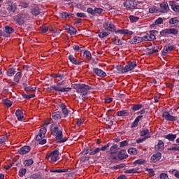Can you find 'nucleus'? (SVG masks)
I'll use <instances>...</instances> for the list:
<instances>
[{
  "instance_id": "obj_19",
  "label": "nucleus",
  "mask_w": 179,
  "mask_h": 179,
  "mask_svg": "<svg viewBox=\"0 0 179 179\" xmlns=\"http://www.w3.org/2000/svg\"><path fill=\"white\" fill-rule=\"evenodd\" d=\"M155 150H164V142L162 140H159L157 145L155 146Z\"/></svg>"
},
{
  "instance_id": "obj_38",
  "label": "nucleus",
  "mask_w": 179,
  "mask_h": 179,
  "mask_svg": "<svg viewBox=\"0 0 179 179\" xmlns=\"http://www.w3.org/2000/svg\"><path fill=\"white\" fill-rule=\"evenodd\" d=\"M125 174H132L134 173H138V169H127L124 171Z\"/></svg>"
},
{
  "instance_id": "obj_15",
  "label": "nucleus",
  "mask_w": 179,
  "mask_h": 179,
  "mask_svg": "<svg viewBox=\"0 0 179 179\" xmlns=\"http://www.w3.org/2000/svg\"><path fill=\"white\" fill-rule=\"evenodd\" d=\"M143 41H145L143 36H135L131 39L130 43L131 44H139V43H142Z\"/></svg>"
},
{
  "instance_id": "obj_10",
  "label": "nucleus",
  "mask_w": 179,
  "mask_h": 179,
  "mask_svg": "<svg viewBox=\"0 0 179 179\" xmlns=\"http://www.w3.org/2000/svg\"><path fill=\"white\" fill-rule=\"evenodd\" d=\"M124 6L127 9H134V8H136V1L135 0H126L124 3Z\"/></svg>"
},
{
  "instance_id": "obj_49",
  "label": "nucleus",
  "mask_w": 179,
  "mask_h": 179,
  "mask_svg": "<svg viewBox=\"0 0 179 179\" xmlns=\"http://www.w3.org/2000/svg\"><path fill=\"white\" fill-rule=\"evenodd\" d=\"M141 17H135L134 15H130L129 16V19L131 20V22H138V20H139Z\"/></svg>"
},
{
  "instance_id": "obj_54",
  "label": "nucleus",
  "mask_w": 179,
  "mask_h": 179,
  "mask_svg": "<svg viewBox=\"0 0 179 179\" xmlns=\"http://www.w3.org/2000/svg\"><path fill=\"white\" fill-rule=\"evenodd\" d=\"M172 175L174 176L176 178H179V171L173 169L172 170Z\"/></svg>"
},
{
  "instance_id": "obj_33",
  "label": "nucleus",
  "mask_w": 179,
  "mask_h": 179,
  "mask_svg": "<svg viewBox=\"0 0 179 179\" xmlns=\"http://www.w3.org/2000/svg\"><path fill=\"white\" fill-rule=\"evenodd\" d=\"M84 57L87 59V61H90L92 59V53L89 51L86 50L84 52Z\"/></svg>"
},
{
  "instance_id": "obj_4",
  "label": "nucleus",
  "mask_w": 179,
  "mask_h": 179,
  "mask_svg": "<svg viewBox=\"0 0 179 179\" xmlns=\"http://www.w3.org/2000/svg\"><path fill=\"white\" fill-rule=\"evenodd\" d=\"M46 133L47 129L45 127H42L40 129L39 134L36 137V139L38 141L39 145H45V143H47V140L44 138Z\"/></svg>"
},
{
  "instance_id": "obj_26",
  "label": "nucleus",
  "mask_w": 179,
  "mask_h": 179,
  "mask_svg": "<svg viewBox=\"0 0 179 179\" xmlns=\"http://www.w3.org/2000/svg\"><path fill=\"white\" fill-rule=\"evenodd\" d=\"M142 118H143V115H140V116H138L135 120L133 122L132 124H131V127L132 128H135L136 127V126L138 125V124H139V121L141 120H142Z\"/></svg>"
},
{
  "instance_id": "obj_60",
  "label": "nucleus",
  "mask_w": 179,
  "mask_h": 179,
  "mask_svg": "<svg viewBox=\"0 0 179 179\" xmlns=\"http://www.w3.org/2000/svg\"><path fill=\"white\" fill-rule=\"evenodd\" d=\"M25 90L26 92H34V90H36V88L33 87H25Z\"/></svg>"
},
{
  "instance_id": "obj_36",
  "label": "nucleus",
  "mask_w": 179,
  "mask_h": 179,
  "mask_svg": "<svg viewBox=\"0 0 179 179\" xmlns=\"http://www.w3.org/2000/svg\"><path fill=\"white\" fill-rule=\"evenodd\" d=\"M140 135H141V136H145V137L150 136H149V129H145L142 130L140 132Z\"/></svg>"
},
{
  "instance_id": "obj_55",
  "label": "nucleus",
  "mask_w": 179,
  "mask_h": 179,
  "mask_svg": "<svg viewBox=\"0 0 179 179\" xmlns=\"http://www.w3.org/2000/svg\"><path fill=\"white\" fill-rule=\"evenodd\" d=\"M87 93L88 92H85V93L81 94L82 100L83 101H86V100H87Z\"/></svg>"
},
{
  "instance_id": "obj_57",
  "label": "nucleus",
  "mask_w": 179,
  "mask_h": 179,
  "mask_svg": "<svg viewBox=\"0 0 179 179\" xmlns=\"http://www.w3.org/2000/svg\"><path fill=\"white\" fill-rule=\"evenodd\" d=\"M114 41V43L117 45H122V41H121L120 39L115 38Z\"/></svg>"
},
{
  "instance_id": "obj_17",
  "label": "nucleus",
  "mask_w": 179,
  "mask_h": 179,
  "mask_svg": "<svg viewBox=\"0 0 179 179\" xmlns=\"http://www.w3.org/2000/svg\"><path fill=\"white\" fill-rule=\"evenodd\" d=\"M30 146L24 145L18 150V153H20V155H26L30 152Z\"/></svg>"
},
{
  "instance_id": "obj_46",
  "label": "nucleus",
  "mask_w": 179,
  "mask_h": 179,
  "mask_svg": "<svg viewBox=\"0 0 179 179\" xmlns=\"http://www.w3.org/2000/svg\"><path fill=\"white\" fill-rule=\"evenodd\" d=\"M26 171H27V170L24 168H22L21 169H20L19 173H18L20 177H23V176H24L26 174Z\"/></svg>"
},
{
  "instance_id": "obj_40",
  "label": "nucleus",
  "mask_w": 179,
  "mask_h": 179,
  "mask_svg": "<svg viewBox=\"0 0 179 179\" xmlns=\"http://www.w3.org/2000/svg\"><path fill=\"white\" fill-rule=\"evenodd\" d=\"M15 31L10 27H5V32L7 34H12Z\"/></svg>"
},
{
  "instance_id": "obj_51",
  "label": "nucleus",
  "mask_w": 179,
  "mask_h": 179,
  "mask_svg": "<svg viewBox=\"0 0 179 179\" xmlns=\"http://www.w3.org/2000/svg\"><path fill=\"white\" fill-rule=\"evenodd\" d=\"M164 21L163 18L159 17L155 21V24H162Z\"/></svg>"
},
{
  "instance_id": "obj_22",
  "label": "nucleus",
  "mask_w": 179,
  "mask_h": 179,
  "mask_svg": "<svg viewBox=\"0 0 179 179\" xmlns=\"http://www.w3.org/2000/svg\"><path fill=\"white\" fill-rule=\"evenodd\" d=\"M15 115L18 120V121H22L24 116L23 115V112L21 110H17L15 112Z\"/></svg>"
},
{
  "instance_id": "obj_61",
  "label": "nucleus",
  "mask_w": 179,
  "mask_h": 179,
  "mask_svg": "<svg viewBox=\"0 0 179 179\" xmlns=\"http://www.w3.org/2000/svg\"><path fill=\"white\" fill-rule=\"evenodd\" d=\"M76 16H78V17H86V14H85V13H78Z\"/></svg>"
},
{
  "instance_id": "obj_23",
  "label": "nucleus",
  "mask_w": 179,
  "mask_h": 179,
  "mask_svg": "<svg viewBox=\"0 0 179 179\" xmlns=\"http://www.w3.org/2000/svg\"><path fill=\"white\" fill-rule=\"evenodd\" d=\"M117 117H128L129 115V113L128 110H120L117 112Z\"/></svg>"
},
{
  "instance_id": "obj_64",
  "label": "nucleus",
  "mask_w": 179,
  "mask_h": 179,
  "mask_svg": "<svg viewBox=\"0 0 179 179\" xmlns=\"http://www.w3.org/2000/svg\"><path fill=\"white\" fill-rule=\"evenodd\" d=\"M31 179H38V178H40V175H38V174H33L31 176Z\"/></svg>"
},
{
  "instance_id": "obj_41",
  "label": "nucleus",
  "mask_w": 179,
  "mask_h": 179,
  "mask_svg": "<svg viewBox=\"0 0 179 179\" xmlns=\"http://www.w3.org/2000/svg\"><path fill=\"white\" fill-rule=\"evenodd\" d=\"M168 150H175L178 152L179 151V145L177 144H173L171 148H168Z\"/></svg>"
},
{
  "instance_id": "obj_30",
  "label": "nucleus",
  "mask_w": 179,
  "mask_h": 179,
  "mask_svg": "<svg viewBox=\"0 0 179 179\" xmlns=\"http://www.w3.org/2000/svg\"><path fill=\"white\" fill-rule=\"evenodd\" d=\"M22 78V73L17 72L15 76H14V81H15L16 83H19V81Z\"/></svg>"
},
{
  "instance_id": "obj_53",
  "label": "nucleus",
  "mask_w": 179,
  "mask_h": 179,
  "mask_svg": "<svg viewBox=\"0 0 179 179\" xmlns=\"http://www.w3.org/2000/svg\"><path fill=\"white\" fill-rule=\"evenodd\" d=\"M60 17L65 19L69 17V14L68 13L62 12L59 14Z\"/></svg>"
},
{
  "instance_id": "obj_2",
  "label": "nucleus",
  "mask_w": 179,
  "mask_h": 179,
  "mask_svg": "<svg viewBox=\"0 0 179 179\" xmlns=\"http://www.w3.org/2000/svg\"><path fill=\"white\" fill-rule=\"evenodd\" d=\"M50 132L53 136H55L59 143H64V142L68 141L67 138H62V128L57 123H53L50 125Z\"/></svg>"
},
{
  "instance_id": "obj_20",
  "label": "nucleus",
  "mask_w": 179,
  "mask_h": 179,
  "mask_svg": "<svg viewBox=\"0 0 179 179\" xmlns=\"http://www.w3.org/2000/svg\"><path fill=\"white\" fill-rule=\"evenodd\" d=\"M59 106L60 107L62 113L64 114V117H68L69 111L68 110V108H66V106H65L64 103H60Z\"/></svg>"
},
{
  "instance_id": "obj_32",
  "label": "nucleus",
  "mask_w": 179,
  "mask_h": 179,
  "mask_svg": "<svg viewBox=\"0 0 179 179\" xmlns=\"http://www.w3.org/2000/svg\"><path fill=\"white\" fill-rule=\"evenodd\" d=\"M142 107H143V106L142 104L133 105V106L131 107V110H132V111H138V110H141V108H142Z\"/></svg>"
},
{
  "instance_id": "obj_16",
  "label": "nucleus",
  "mask_w": 179,
  "mask_h": 179,
  "mask_svg": "<svg viewBox=\"0 0 179 179\" xmlns=\"http://www.w3.org/2000/svg\"><path fill=\"white\" fill-rule=\"evenodd\" d=\"M162 159V153L157 152L151 157V163H157Z\"/></svg>"
},
{
  "instance_id": "obj_42",
  "label": "nucleus",
  "mask_w": 179,
  "mask_h": 179,
  "mask_svg": "<svg viewBox=\"0 0 179 179\" xmlns=\"http://www.w3.org/2000/svg\"><path fill=\"white\" fill-rule=\"evenodd\" d=\"M117 148H118V145L117 144H115L113 146H111L110 148V153H115V152H117Z\"/></svg>"
},
{
  "instance_id": "obj_14",
  "label": "nucleus",
  "mask_w": 179,
  "mask_h": 179,
  "mask_svg": "<svg viewBox=\"0 0 179 179\" xmlns=\"http://www.w3.org/2000/svg\"><path fill=\"white\" fill-rule=\"evenodd\" d=\"M163 118L166 120V121H176V117L171 115L169 112H164L162 114Z\"/></svg>"
},
{
  "instance_id": "obj_58",
  "label": "nucleus",
  "mask_w": 179,
  "mask_h": 179,
  "mask_svg": "<svg viewBox=\"0 0 179 179\" xmlns=\"http://www.w3.org/2000/svg\"><path fill=\"white\" fill-rule=\"evenodd\" d=\"M108 148H110V143H108L103 146H102L101 148H99L100 150H102L103 152H104V150H106Z\"/></svg>"
},
{
  "instance_id": "obj_1",
  "label": "nucleus",
  "mask_w": 179,
  "mask_h": 179,
  "mask_svg": "<svg viewBox=\"0 0 179 179\" xmlns=\"http://www.w3.org/2000/svg\"><path fill=\"white\" fill-rule=\"evenodd\" d=\"M103 26L105 30H108V31H115V34H124V36H132V34H134V31L126 29L115 30V25H114L110 20H106L103 22Z\"/></svg>"
},
{
  "instance_id": "obj_7",
  "label": "nucleus",
  "mask_w": 179,
  "mask_h": 179,
  "mask_svg": "<svg viewBox=\"0 0 179 179\" xmlns=\"http://www.w3.org/2000/svg\"><path fill=\"white\" fill-rule=\"evenodd\" d=\"M158 31L156 30H152L145 33L143 36L144 37V41H153V40H156V35Z\"/></svg>"
},
{
  "instance_id": "obj_8",
  "label": "nucleus",
  "mask_w": 179,
  "mask_h": 179,
  "mask_svg": "<svg viewBox=\"0 0 179 179\" xmlns=\"http://www.w3.org/2000/svg\"><path fill=\"white\" fill-rule=\"evenodd\" d=\"M46 159H48V162H50V163H55V162L59 159V152L57 150L52 151L47 155Z\"/></svg>"
},
{
  "instance_id": "obj_48",
  "label": "nucleus",
  "mask_w": 179,
  "mask_h": 179,
  "mask_svg": "<svg viewBox=\"0 0 179 179\" xmlns=\"http://www.w3.org/2000/svg\"><path fill=\"white\" fill-rule=\"evenodd\" d=\"M7 75L8 76H13V75H15V69H10L7 71Z\"/></svg>"
},
{
  "instance_id": "obj_29",
  "label": "nucleus",
  "mask_w": 179,
  "mask_h": 179,
  "mask_svg": "<svg viewBox=\"0 0 179 179\" xmlns=\"http://www.w3.org/2000/svg\"><path fill=\"white\" fill-rule=\"evenodd\" d=\"M150 13H159L160 12V9L158 7L153 6L149 8Z\"/></svg>"
},
{
  "instance_id": "obj_25",
  "label": "nucleus",
  "mask_w": 179,
  "mask_h": 179,
  "mask_svg": "<svg viewBox=\"0 0 179 179\" xmlns=\"http://www.w3.org/2000/svg\"><path fill=\"white\" fill-rule=\"evenodd\" d=\"M176 138H177V134H169L165 136V139H168V141H170L171 142L176 141Z\"/></svg>"
},
{
  "instance_id": "obj_31",
  "label": "nucleus",
  "mask_w": 179,
  "mask_h": 179,
  "mask_svg": "<svg viewBox=\"0 0 179 179\" xmlns=\"http://www.w3.org/2000/svg\"><path fill=\"white\" fill-rule=\"evenodd\" d=\"M31 12L34 16H37V15H40V8H38V7H35L31 9Z\"/></svg>"
},
{
  "instance_id": "obj_50",
  "label": "nucleus",
  "mask_w": 179,
  "mask_h": 179,
  "mask_svg": "<svg viewBox=\"0 0 179 179\" xmlns=\"http://www.w3.org/2000/svg\"><path fill=\"white\" fill-rule=\"evenodd\" d=\"M4 104L6 107L9 108L12 106V101L8 99H4Z\"/></svg>"
},
{
  "instance_id": "obj_27",
  "label": "nucleus",
  "mask_w": 179,
  "mask_h": 179,
  "mask_svg": "<svg viewBox=\"0 0 179 179\" xmlns=\"http://www.w3.org/2000/svg\"><path fill=\"white\" fill-rule=\"evenodd\" d=\"M118 157L119 159H121L122 160L124 159H127V157H128V155H127V152H125V151L122 150L119 152Z\"/></svg>"
},
{
  "instance_id": "obj_52",
  "label": "nucleus",
  "mask_w": 179,
  "mask_h": 179,
  "mask_svg": "<svg viewBox=\"0 0 179 179\" xmlns=\"http://www.w3.org/2000/svg\"><path fill=\"white\" fill-rule=\"evenodd\" d=\"M148 138H150V136H147L143 138H138L136 140L137 143H142V142H144V141H146V139H148Z\"/></svg>"
},
{
  "instance_id": "obj_47",
  "label": "nucleus",
  "mask_w": 179,
  "mask_h": 179,
  "mask_svg": "<svg viewBox=\"0 0 179 179\" xmlns=\"http://www.w3.org/2000/svg\"><path fill=\"white\" fill-rule=\"evenodd\" d=\"M169 23H170V24H176L178 23V18L174 17V18L171 19L169 20Z\"/></svg>"
},
{
  "instance_id": "obj_18",
  "label": "nucleus",
  "mask_w": 179,
  "mask_h": 179,
  "mask_svg": "<svg viewBox=\"0 0 179 179\" xmlns=\"http://www.w3.org/2000/svg\"><path fill=\"white\" fill-rule=\"evenodd\" d=\"M65 30L67 31V33H69V34H70L71 36H73L75 34H76V32L78 31H76V29H75L73 27L67 25L66 27Z\"/></svg>"
},
{
  "instance_id": "obj_62",
  "label": "nucleus",
  "mask_w": 179,
  "mask_h": 179,
  "mask_svg": "<svg viewBox=\"0 0 179 179\" xmlns=\"http://www.w3.org/2000/svg\"><path fill=\"white\" fill-rule=\"evenodd\" d=\"M160 178L161 179H169V176H167V174H166V173H161Z\"/></svg>"
},
{
  "instance_id": "obj_3",
  "label": "nucleus",
  "mask_w": 179,
  "mask_h": 179,
  "mask_svg": "<svg viewBox=\"0 0 179 179\" xmlns=\"http://www.w3.org/2000/svg\"><path fill=\"white\" fill-rule=\"evenodd\" d=\"M62 85V82L58 83L57 85H51L50 87H48L47 88L48 92H51L52 90H55V92H62V93L65 92H69L72 88L71 87H61Z\"/></svg>"
},
{
  "instance_id": "obj_56",
  "label": "nucleus",
  "mask_w": 179,
  "mask_h": 179,
  "mask_svg": "<svg viewBox=\"0 0 179 179\" xmlns=\"http://www.w3.org/2000/svg\"><path fill=\"white\" fill-rule=\"evenodd\" d=\"M102 12H103V8H96L94 9V15H96V13H98L100 15V13H102Z\"/></svg>"
},
{
  "instance_id": "obj_44",
  "label": "nucleus",
  "mask_w": 179,
  "mask_h": 179,
  "mask_svg": "<svg viewBox=\"0 0 179 179\" xmlns=\"http://www.w3.org/2000/svg\"><path fill=\"white\" fill-rule=\"evenodd\" d=\"M50 173H66L65 169H51Z\"/></svg>"
},
{
  "instance_id": "obj_9",
  "label": "nucleus",
  "mask_w": 179,
  "mask_h": 179,
  "mask_svg": "<svg viewBox=\"0 0 179 179\" xmlns=\"http://www.w3.org/2000/svg\"><path fill=\"white\" fill-rule=\"evenodd\" d=\"M178 33V30L176 29V28H169L163 29L160 31L161 36H167L169 34H177Z\"/></svg>"
},
{
  "instance_id": "obj_37",
  "label": "nucleus",
  "mask_w": 179,
  "mask_h": 179,
  "mask_svg": "<svg viewBox=\"0 0 179 179\" xmlns=\"http://www.w3.org/2000/svg\"><path fill=\"white\" fill-rule=\"evenodd\" d=\"M110 32L108 31H101L99 34V37L100 38H104V37H107V36H109Z\"/></svg>"
},
{
  "instance_id": "obj_39",
  "label": "nucleus",
  "mask_w": 179,
  "mask_h": 179,
  "mask_svg": "<svg viewBox=\"0 0 179 179\" xmlns=\"http://www.w3.org/2000/svg\"><path fill=\"white\" fill-rule=\"evenodd\" d=\"M128 153L129 155H136L138 153V151L136 150V148H130L128 150Z\"/></svg>"
},
{
  "instance_id": "obj_21",
  "label": "nucleus",
  "mask_w": 179,
  "mask_h": 179,
  "mask_svg": "<svg viewBox=\"0 0 179 179\" xmlns=\"http://www.w3.org/2000/svg\"><path fill=\"white\" fill-rule=\"evenodd\" d=\"M173 50L172 46H164L162 51V55H167V54H169V52H171V50Z\"/></svg>"
},
{
  "instance_id": "obj_34",
  "label": "nucleus",
  "mask_w": 179,
  "mask_h": 179,
  "mask_svg": "<svg viewBox=\"0 0 179 179\" xmlns=\"http://www.w3.org/2000/svg\"><path fill=\"white\" fill-rule=\"evenodd\" d=\"M33 163H34L33 159H27L24 162V166L25 167H30V166H31Z\"/></svg>"
},
{
  "instance_id": "obj_35",
  "label": "nucleus",
  "mask_w": 179,
  "mask_h": 179,
  "mask_svg": "<svg viewBox=\"0 0 179 179\" xmlns=\"http://www.w3.org/2000/svg\"><path fill=\"white\" fill-rule=\"evenodd\" d=\"M69 61H71L72 64H74V65H79V62H78L76 59L73 57V56L72 55L69 56Z\"/></svg>"
},
{
  "instance_id": "obj_63",
  "label": "nucleus",
  "mask_w": 179,
  "mask_h": 179,
  "mask_svg": "<svg viewBox=\"0 0 179 179\" xmlns=\"http://www.w3.org/2000/svg\"><path fill=\"white\" fill-rule=\"evenodd\" d=\"M87 12L91 15H94V10H93L92 8H88Z\"/></svg>"
},
{
  "instance_id": "obj_43",
  "label": "nucleus",
  "mask_w": 179,
  "mask_h": 179,
  "mask_svg": "<svg viewBox=\"0 0 179 179\" xmlns=\"http://www.w3.org/2000/svg\"><path fill=\"white\" fill-rule=\"evenodd\" d=\"M145 163H146V160L143 159H137L134 162V164H145Z\"/></svg>"
},
{
  "instance_id": "obj_28",
  "label": "nucleus",
  "mask_w": 179,
  "mask_h": 179,
  "mask_svg": "<svg viewBox=\"0 0 179 179\" xmlns=\"http://www.w3.org/2000/svg\"><path fill=\"white\" fill-rule=\"evenodd\" d=\"M53 120H61V112H54L52 114Z\"/></svg>"
},
{
  "instance_id": "obj_59",
  "label": "nucleus",
  "mask_w": 179,
  "mask_h": 179,
  "mask_svg": "<svg viewBox=\"0 0 179 179\" xmlns=\"http://www.w3.org/2000/svg\"><path fill=\"white\" fill-rule=\"evenodd\" d=\"M100 148H95L93 151L90 152V155H96V153H99L100 152Z\"/></svg>"
},
{
  "instance_id": "obj_12",
  "label": "nucleus",
  "mask_w": 179,
  "mask_h": 179,
  "mask_svg": "<svg viewBox=\"0 0 179 179\" xmlns=\"http://www.w3.org/2000/svg\"><path fill=\"white\" fill-rule=\"evenodd\" d=\"M27 15L25 14L18 15L15 17V20L17 24H23L26 22V18Z\"/></svg>"
},
{
  "instance_id": "obj_11",
  "label": "nucleus",
  "mask_w": 179,
  "mask_h": 179,
  "mask_svg": "<svg viewBox=\"0 0 179 179\" xmlns=\"http://www.w3.org/2000/svg\"><path fill=\"white\" fill-rule=\"evenodd\" d=\"M170 10V7H169V3L166 1L161 3L159 4V13H167Z\"/></svg>"
},
{
  "instance_id": "obj_13",
  "label": "nucleus",
  "mask_w": 179,
  "mask_h": 179,
  "mask_svg": "<svg viewBox=\"0 0 179 179\" xmlns=\"http://www.w3.org/2000/svg\"><path fill=\"white\" fill-rule=\"evenodd\" d=\"M93 72L95 73V74L100 78H106V76H107V73H106V72L97 68H94Z\"/></svg>"
},
{
  "instance_id": "obj_5",
  "label": "nucleus",
  "mask_w": 179,
  "mask_h": 179,
  "mask_svg": "<svg viewBox=\"0 0 179 179\" xmlns=\"http://www.w3.org/2000/svg\"><path fill=\"white\" fill-rule=\"evenodd\" d=\"M73 89H76L78 93H89V90L92 89L90 86L85 84H76L73 85Z\"/></svg>"
},
{
  "instance_id": "obj_6",
  "label": "nucleus",
  "mask_w": 179,
  "mask_h": 179,
  "mask_svg": "<svg viewBox=\"0 0 179 179\" xmlns=\"http://www.w3.org/2000/svg\"><path fill=\"white\" fill-rule=\"evenodd\" d=\"M136 66V62H132L127 64L124 67H119L117 71H119V72L121 73H127V72H129L132 71V69H134Z\"/></svg>"
},
{
  "instance_id": "obj_24",
  "label": "nucleus",
  "mask_w": 179,
  "mask_h": 179,
  "mask_svg": "<svg viewBox=\"0 0 179 179\" xmlns=\"http://www.w3.org/2000/svg\"><path fill=\"white\" fill-rule=\"evenodd\" d=\"M169 6L174 12H179V6L176 5L175 1H169Z\"/></svg>"
},
{
  "instance_id": "obj_45",
  "label": "nucleus",
  "mask_w": 179,
  "mask_h": 179,
  "mask_svg": "<svg viewBox=\"0 0 179 179\" xmlns=\"http://www.w3.org/2000/svg\"><path fill=\"white\" fill-rule=\"evenodd\" d=\"M6 141H8L6 136H3L0 138V146H2L3 143H5Z\"/></svg>"
}]
</instances>
